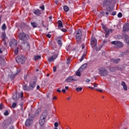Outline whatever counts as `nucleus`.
Returning <instances> with one entry per match:
<instances>
[{
    "label": "nucleus",
    "mask_w": 129,
    "mask_h": 129,
    "mask_svg": "<svg viewBox=\"0 0 129 129\" xmlns=\"http://www.w3.org/2000/svg\"><path fill=\"white\" fill-rule=\"evenodd\" d=\"M19 42L21 43V47L26 50H30V44L28 43V39H29V36L22 32L19 35Z\"/></svg>",
    "instance_id": "f257e3e1"
},
{
    "label": "nucleus",
    "mask_w": 129,
    "mask_h": 129,
    "mask_svg": "<svg viewBox=\"0 0 129 129\" xmlns=\"http://www.w3.org/2000/svg\"><path fill=\"white\" fill-rule=\"evenodd\" d=\"M103 6L106 7L107 12L113 11V5H112V0H104L103 2Z\"/></svg>",
    "instance_id": "f03ea898"
},
{
    "label": "nucleus",
    "mask_w": 129,
    "mask_h": 129,
    "mask_svg": "<svg viewBox=\"0 0 129 129\" xmlns=\"http://www.w3.org/2000/svg\"><path fill=\"white\" fill-rule=\"evenodd\" d=\"M76 38L78 44H81L82 38V31L79 29L76 32Z\"/></svg>",
    "instance_id": "7ed1b4c3"
},
{
    "label": "nucleus",
    "mask_w": 129,
    "mask_h": 129,
    "mask_svg": "<svg viewBox=\"0 0 129 129\" xmlns=\"http://www.w3.org/2000/svg\"><path fill=\"white\" fill-rule=\"evenodd\" d=\"M47 111H44L41 116H40V118L39 119V122L40 125H43L44 123H45V121H46V118H47Z\"/></svg>",
    "instance_id": "20e7f679"
},
{
    "label": "nucleus",
    "mask_w": 129,
    "mask_h": 129,
    "mask_svg": "<svg viewBox=\"0 0 129 129\" xmlns=\"http://www.w3.org/2000/svg\"><path fill=\"white\" fill-rule=\"evenodd\" d=\"M99 74L100 76H107L108 75V71L105 68L101 67L99 69Z\"/></svg>",
    "instance_id": "39448f33"
},
{
    "label": "nucleus",
    "mask_w": 129,
    "mask_h": 129,
    "mask_svg": "<svg viewBox=\"0 0 129 129\" xmlns=\"http://www.w3.org/2000/svg\"><path fill=\"white\" fill-rule=\"evenodd\" d=\"M16 61L18 64H24L26 61V57L23 55H19L16 58Z\"/></svg>",
    "instance_id": "423d86ee"
},
{
    "label": "nucleus",
    "mask_w": 129,
    "mask_h": 129,
    "mask_svg": "<svg viewBox=\"0 0 129 129\" xmlns=\"http://www.w3.org/2000/svg\"><path fill=\"white\" fill-rule=\"evenodd\" d=\"M111 43L113 45H115V47L117 48H122L123 47V43L120 41H114L111 42Z\"/></svg>",
    "instance_id": "0eeeda50"
},
{
    "label": "nucleus",
    "mask_w": 129,
    "mask_h": 129,
    "mask_svg": "<svg viewBox=\"0 0 129 129\" xmlns=\"http://www.w3.org/2000/svg\"><path fill=\"white\" fill-rule=\"evenodd\" d=\"M23 92H21L20 94L16 93V94L13 95L12 98L15 101H18V100L20 99V97H21V100L23 99Z\"/></svg>",
    "instance_id": "6e6552de"
},
{
    "label": "nucleus",
    "mask_w": 129,
    "mask_h": 129,
    "mask_svg": "<svg viewBox=\"0 0 129 129\" xmlns=\"http://www.w3.org/2000/svg\"><path fill=\"white\" fill-rule=\"evenodd\" d=\"M102 29H103L104 31L106 32L105 35V38H107V36H108V35H109L110 33H112V30L110 29H107V28L106 27V26H105V25H102Z\"/></svg>",
    "instance_id": "1a4fd4ad"
},
{
    "label": "nucleus",
    "mask_w": 129,
    "mask_h": 129,
    "mask_svg": "<svg viewBox=\"0 0 129 129\" xmlns=\"http://www.w3.org/2000/svg\"><path fill=\"white\" fill-rule=\"evenodd\" d=\"M33 123V116H29L28 118L25 121L26 126H30Z\"/></svg>",
    "instance_id": "9d476101"
},
{
    "label": "nucleus",
    "mask_w": 129,
    "mask_h": 129,
    "mask_svg": "<svg viewBox=\"0 0 129 129\" xmlns=\"http://www.w3.org/2000/svg\"><path fill=\"white\" fill-rule=\"evenodd\" d=\"M32 88H33V84H30L29 87L26 84H24L23 86V90H25L26 91H29V90H31Z\"/></svg>",
    "instance_id": "9b49d317"
},
{
    "label": "nucleus",
    "mask_w": 129,
    "mask_h": 129,
    "mask_svg": "<svg viewBox=\"0 0 129 129\" xmlns=\"http://www.w3.org/2000/svg\"><path fill=\"white\" fill-rule=\"evenodd\" d=\"M11 124V119L5 120L2 123L3 127H7L8 125Z\"/></svg>",
    "instance_id": "f8f14e48"
},
{
    "label": "nucleus",
    "mask_w": 129,
    "mask_h": 129,
    "mask_svg": "<svg viewBox=\"0 0 129 129\" xmlns=\"http://www.w3.org/2000/svg\"><path fill=\"white\" fill-rule=\"evenodd\" d=\"M57 57H58V54H54L51 56L50 57L48 58V62L49 63L54 62V60H55V59H57Z\"/></svg>",
    "instance_id": "ddd939ff"
},
{
    "label": "nucleus",
    "mask_w": 129,
    "mask_h": 129,
    "mask_svg": "<svg viewBox=\"0 0 129 129\" xmlns=\"http://www.w3.org/2000/svg\"><path fill=\"white\" fill-rule=\"evenodd\" d=\"M17 44V42L16 40L13 39L11 40L9 42L10 47H16Z\"/></svg>",
    "instance_id": "4468645a"
},
{
    "label": "nucleus",
    "mask_w": 129,
    "mask_h": 129,
    "mask_svg": "<svg viewBox=\"0 0 129 129\" xmlns=\"http://www.w3.org/2000/svg\"><path fill=\"white\" fill-rule=\"evenodd\" d=\"M97 44V40L95 38H92L91 40V45L93 46V47H96V45Z\"/></svg>",
    "instance_id": "2eb2a0df"
},
{
    "label": "nucleus",
    "mask_w": 129,
    "mask_h": 129,
    "mask_svg": "<svg viewBox=\"0 0 129 129\" xmlns=\"http://www.w3.org/2000/svg\"><path fill=\"white\" fill-rule=\"evenodd\" d=\"M66 81L69 83H71V82H73V81H76V80L74 79L73 76H70L66 79Z\"/></svg>",
    "instance_id": "dca6fc26"
},
{
    "label": "nucleus",
    "mask_w": 129,
    "mask_h": 129,
    "mask_svg": "<svg viewBox=\"0 0 129 129\" xmlns=\"http://www.w3.org/2000/svg\"><path fill=\"white\" fill-rule=\"evenodd\" d=\"M123 37L125 39V41L128 46V48H129V36L127 35V34H124Z\"/></svg>",
    "instance_id": "f3484780"
},
{
    "label": "nucleus",
    "mask_w": 129,
    "mask_h": 129,
    "mask_svg": "<svg viewBox=\"0 0 129 129\" xmlns=\"http://www.w3.org/2000/svg\"><path fill=\"white\" fill-rule=\"evenodd\" d=\"M128 31H129V23H126L123 27V32H127Z\"/></svg>",
    "instance_id": "a211bd4d"
},
{
    "label": "nucleus",
    "mask_w": 129,
    "mask_h": 129,
    "mask_svg": "<svg viewBox=\"0 0 129 129\" xmlns=\"http://www.w3.org/2000/svg\"><path fill=\"white\" fill-rule=\"evenodd\" d=\"M33 14L36 15V16H41V11L39 9H36L34 10Z\"/></svg>",
    "instance_id": "6ab92c4d"
},
{
    "label": "nucleus",
    "mask_w": 129,
    "mask_h": 129,
    "mask_svg": "<svg viewBox=\"0 0 129 129\" xmlns=\"http://www.w3.org/2000/svg\"><path fill=\"white\" fill-rule=\"evenodd\" d=\"M119 61H120V59L119 58H112L110 59V62H112V63H115L116 64H118V62H119Z\"/></svg>",
    "instance_id": "aec40b11"
},
{
    "label": "nucleus",
    "mask_w": 129,
    "mask_h": 129,
    "mask_svg": "<svg viewBox=\"0 0 129 129\" xmlns=\"http://www.w3.org/2000/svg\"><path fill=\"white\" fill-rule=\"evenodd\" d=\"M0 64L2 66H5L6 65V60H5V58L0 57Z\"/></svg>",
    "instance_id": "412c9836"
},
{
    "label": "nucleus",
    "mask_w": 129,
    "mask_h": 129,
    "mask_svg": "<svg viewBox=\"0 0 129 129\" xmlns=\"http://www.w3.org/2000/svg\"><path fill=\"white\" fill-rule=\"evenodd\" d=\"M87 67V63L83 64L80 68L79 70H80L81 72H82L84 69H85Z\"/></svg>",
    "instance_id": "4be33fe9"
},
{
    "label": "nucleus",
    "mask_w": 129,
    "mask_h": 129,
    "mask_svg": "<svg viewBox=\"0 0 129 129\" xmlns=\"http://www.w3.org/2000/svg\"><path fill=\"white\" fill-rule=\"evenodd\" d=\"M117 68L115 67H110L109 68V70L110 72H115Z\"/></svg>",
    "instance_id": "5701e85b"
},
{
    "label": "nucleus",
    "mask_w": 129,
    "mask_h": 129,
    "mask_svg": "<svg viewBox=\"0 0 129 129\" xmlns=\"http://www.w3.org/2000/svg\"><path fill=\"white\" fill-rule=\"evenodd\" d=\"M121 85H122V86H123V88L125 90V91H126V90H127V87H126V85L125 84V82L122 81L121 82Z\"/></svg>",
    "instance_id": "b1692460"
},
{
    "label": "nucleus",
    "mask_w": 129,
    "mask_h": 129,
    "mask_svg": "<svg viewBox=\"0 0 129 129\" xmlns=\"http://www.w3.org/2000/svg\"><path fill=\"white\" fill-rule=\"evenodd\" d=\"M37 77L36 76H34L33 77V80L35 81L33 82V88H34L35 86H36V83H37Z\"/></svg>",
    "instance_id": "393cba45"
},
{
    "label": "nucleus",
    "mask_w": 129,
    "mask_h": 129,
    "mask_svg": "<svg viewBox=\"0 0 129 129\" xmlns=\"http://www.w3.org/2000/svg\"><path fill=\"white\" fill-rule=\"evenodd\" d=\"M86 54H87V52L86 51H85L83 53L81 59H80V62H82V61L84 60V58H85V56H86Z\"/></svg>",
    "instance_id": "a878e982"
},
{
    "label": "nucleus",
    "mask_w": 129,
    "mask_h": 129,
    "mask_svg": "<svg viewBox=\"0 0 129 129\" xmlns=\"http://www.w3.org/2000/svg\"><path fill=\"white\" fill-rule=\"evenodd\" d=\"M40 112H41V109H38L37 110H36L35 114L33 116H34V117H36V116H38V115H39V113H40Z\"/></svg>",
    "instance_id": "bb28decb"
},
{
    "label": "nucleus",
    "mask_w": 129,
    "mask_h": 129,
    "mask_svg": "<svg viewBox=\"0 0 129 129\" xmlns=\"http://www.w3.org/2000/svg\"><path fill=\"white\" fill-rule=\"evenodd\" d=\"M58 28H63V23L60 20L58 21Z\"/></svg>",
    "instance_id": "cd10ccee"
},
{
    "label": "nucleus",
    "mask_w": 129,
    "mask_h": 129,
    "mask_svg": "<svg viewBox=\"0 0 129 129\" xmlns=\"http://www.w3.org/2000/svg\"><path fill=\"white\" fill-rule=\"evenodd\" d=\"M34 59L35 61H37V60H40L41 59V55H35L34 56Z\"/></svg>",
    "instance_id": "c85d7f7f"
},
{
    "label": "nucleus",
    "mask_w": 129,
    "mask_h": 129,
    "mask_svg": "<svg viewBox=\"0 0 129 129\" xmlns=\"http://www.w3.org/2000/svg\"><path fill=\"white\" fill-rule=\"evenodd\" d=\"M81 71H80V70H79V69L76 72V75L77 76H79V77H80V76H81Z\"/></svg>",
    "instance_id": "c756f323"
},
{
    "label": "nucleus",
    "mask_w": 129,
    "mask_h": 129,
    "mask_svg": "<svg viewBox=\"0 0 129 129\" xmlns=\"http://www.w3.org/2000/svg\"><path fill=\"white\" fill-rule=\"evenodd\" d=\"M63 10L65 12H69V7L67 6H63Z\"/></svg>",
    "instance_id": "7c9ffc66"
},
{
    "label": "nucleus",
    "mask_w": 129,
    "mask_h": 129,
    "mask_svg": "<svg viewBox=\"0 0 129 129\" xmlns=\"http://www.w3.org/2000/svg\"><path fill=\"white\" fill-rule=\"evenodd\" d=\"M2 41H5L6 40V33H2Z\"/></svg>",
    "instance_id": "2f4dec72"
},
{
    "label": "nucleus",
    "mask_w": 129,
    "mask_h": 129,
    "mask_svg": "<svg viewBox=\"0 0 129 129\" xmlns=\"http://www.w3.org/2000/svg\"><path fill=\"white\" fill-rule=\"evenodd\" d=\"M7 29V26H6L5 24H4L2 26V30L3 31H5Z\"/></svg>",
    "instance_id": "473e14b6"
},
{
    "label": "nucleus",
    "mask_w": 129,
    "mask_h": 129,
    "mask_svg": "<svg viewBox=\"0 0 129 129\" xmlns=\"http://www.w3.org/2000/svg\"><path fill=\"white\" fill-rule=\"evenodd\" d=\"M57 44H58L59 46H60V47H61L62 46V41H61V40L58 39L57 41Z\"/></svg>",
    "instance_id": "72a5a7b5"
},
{
    "label": "nucleus",
    "mask_w": 129,
    "mask_h": 129,
    "mask_svg": "<svg viewBox=\"0 0 129 129\" xmlns=\"http://www.w3.org/2000/svg\"><path fill=\"white\" fill-rule=\"evenodd\" d=\"M38 27V24L36 22H33V28H37Z\"/></svg>",
    "instance_id": "f704fd0d"
},
{
    "label": "nucleus",
    "mask_w": 129,
    "mask_h": 129,
    "mask_svg": "<svg viewBox=\"0 0 129 129\" xmlns=\"http://www.w3.org/2000/svg\"><path fill=\"white\" fill-rule=\"evenodd\" d=\"M76 90L78 91V92H80V91H82V88L81 87H78L76 89Z\"/></svg>",
    "instance_id": "c9c22d12"
},
{
    "label": "nucleus",
    "mask_w": 129,
    "mask_h": 129,
    "mask_svg": "<svg viewBox=\"0 0 129 129\" xmlns=\"http://www.w3.org/2000/svg\"><path fill=\"white\" fill-rule=\"evenodd\" d=\"M17 106V103L13 102L12 105V108H15V107Z\"/></svg>",
    "instance_id": "e433bc0d"
},
{
    "label": "nucleus",
    "mask_w": 129,
    "mask_h": 129,
    "mask_svg": "<svg viewBox=\"0 0 129 129\" xmlns=\"http://www.w3.org/2000/svg\"><path fill=\"white\" fill-rule=\"evenodd\" d=\"M15 54L17 55L19 53V48L17 47L14 50Z\"/></svg>",
    "instance_id": "4c0bfd02"
},
{
    "label": "nucleus",
    "mask_w": 129,
    "mask_h": 129,
    "mask_svg": "<svg viewBox=\"0 0 129 129\" xmlns=\"http://www.w3.org/2000/svg\"><path fill=\"white\" fill-rule=\"evenodd\" d=\"M15 76H16V74H11V75L10 76L11 79H14V78H15Z\"/></svg>",
    "instance_id": "58836bf2"
},
{
    "label": "nucleus",
    "mask_w": 129,
    "mask_h": 129,
    "mask_svg": "<svg viewBox=\"0 0 129 129\" xmlns=\"http://www.w3.org/2000/svg\"><path fill=\"white\" fill-rule=\"evenodd\" d=\"M118 18H121L122 17V14L121 13H119L117 15Z\"/></svg>",
    "instance_id": "ea45409f"
},
{
    "label": "nucleus",
    "mask_w": 129,
    "mask_h": 129,
    "mask_svg": "<svg viewBox=\"0 0 129 129\" xmlns=\"http://www.w3.org/2000/svg\"><path fill=\"white\" fill-rule=\"evenodd\" d=\"M39 9H41V10H42V11H44V10H45V6L42 5L39 7Z\"/></svg>",
    "instance_id": "a19ab883"
},
{
    "label": "nucleus",
    "mask_w": 129,
    "mask_h": 129,
    "mask_svg": "<svg viewBox=\"0 0 129 129\" xmlns=\"http://www.w3.org/2000/svg\"><path fill=\"white\" fill-rule=\"evenodd\" d=\"M4 115H9V112L8 111V110H6L5 112H4Z\"/></svg>",
    "instance_id": "79ce46f5"
},
{
    "label": "nucleus",
    "mask_w": 129,
    "mask_h": 129,
    "mask_svg": "<svg viewBox=\"0 0 129 129\" xmlns=\"http://www.w3.org/2000/svg\"><path fill=\"white\" fill-rule=\"evenodd\" d=\"M58 125H59V124L58 123V122H55L54 123V126H55V127H57Z\"/></svg>",
    "instance_id": "37998d69"
},
{
    "label": "nucleus",
    "mask_w": 129,
    "mask_h": 129,
    "mask_svg": "<svg viewBox=\"0 0 129 129\" xmlns=\"http://www.w3.org/2000/svg\"><path fill=\"white\" fill-rule=\"evenodd\" d=\"M53 69V72H56L57 71V67H54Z\"/></svg>",
    "instance_id": "c03bdc74"
},
{
    "label": "nucleus",
    "mask_w": 129,
    "mask_h": 129,
    "mask_svg": "<svg viewBox=\"0 0 129 129\" xmlns=\"http://www.w3.org/2000/svg\"><path fill=\"white\" fill-rule=\"evenodd\" d=\"M111 15V16H115V15H116V12L115 11H114L112 13Z\"/></svg>",
    "instance_id": "a18cd8bd"
},
{
    "label": "nucleus",
    "mask_w": 129,
    "mask_h": 129,
    "mask_svg": "<svg viewBox=\"0 0 129 129\" xmlns=\"http://www.w3.org/2000/svg\"><path fill=\"white\" fill-rule=\"evenodd\" d=\"M100 14L102 16H104V15H105V12L103 11V12H101Z\"/></svg>",
    "instance_id": "49530a36"
},
{
    "label": "nucleus",
    "mask_w": 129,
    "mask_h": 129,
    "mask_svg": "<svg viewBox=\"0 0 129 129\" xmlns=\"http://www.w3.org/2000/svg\"><path fill=\"white\" fill-rule=\"evenodd\" d=\"M86 82H87V83H89V82H90V80L87 79L86 80Z\"/></svg>",
    "instance_id": "de8ad7c7"
},
{
    "label": "nucleus",
    "mask_w": 129,
    "mask_h": 129,
    "mask_svg": "<svg viewBox=\"0 0 129 129\" xmlns=\"http://www.w3.org/2000/svg\"><path fill=\"white\" fill-rule=\"evenodd\" d=\"M46 36L47 37V38H51V34H48L46 35Z\"/></svg>",
    "instance_id": "09e8293b"
},
{
    "label": "nucleus",
    "mask_w": 129,
    "mask_h": 129,
    "mask_svg": "<svg viewBox=\"0 0 129 129\" xmlns=\"http://www.w3.org/2000/svg\"><path fill=\"white\" fill-rule=\"evenodd\" d=\"M70 61V58H69L67 59V64H70V62H69Z\"/></svg>",
    "instance_id": "8fccbe9b"
},
{
    "label": "nucleus",
    "mask_w": 129,
    "mask_h": 129,
    "mask_svg": "<svg viewBox=\"0 0 129 129\" xmlns=\"http://www.w3.org/2000/svg\"><path fill=\"white\" fill-rule=\"evenodd\" d=\"M2 107H3V104L1 103L0 104V110H2V109H3V108Z\"/></svg>",
    "instance_id": "3c124183"
},
{
    "label": "nucleus",
    "mask_w": 129,
    "mask_h": 129,
    "mask_svg": "<svg viewBox=\"0 0 129 129\" xmlns=\"http://www.w3.org/2000/svg\"><path fill=\"white\" fill-rule=\"evenodd\" d=\"M61 30L62 32H66V31H67L66 30V29H61Z\"/></svg>",
    "instance_id": "603ef678"
},
{
    "label": "nucleus",
    "mask_w": 129,
    "mask_h": 129,
    "mask_svg": "<svg viewBox=\"0 0 129 129\" xmlns=\"http://www.w3.org/2000/svg\"><path fill=\"white\" fill-rule=\"evenodd\" d=\"M27 77H28V75H24V78L25 80H26V79H27Z\"/></svg>",
    "instance_id": "864d4df0"
},
{
    "label": "nucleus",
    "mask_w": 129,
    "mask_h": 129,
    "mask_svg": "<svg viewBox=\"0 0 129 129\" xmlns=\"http://www.w3.org/2000/svg\"><path fill=\"white\" fill-rule=\"evenodd\" d=\"M15 127H14V126L12 125L9 127V129H14Z\"/></svg>",
    "instance_id": "5fc2aeb1"
},
{
    "label": "nucleus",
    "mask_w": 129,
    "mask_h": 129,
    "mask_svg": "<svg viewBox=\"0 0 129 129\" xmlns=\"http://www.w3.org/2000/svg\"><path fill=\"white\" fill-rule=\"evenodd\" d=\"M62 91V92H63V93H65V92H66V90L65 89H63L61 90Z\"/></svg>",
    "instance_id": "6e6d98bb"
},
{
    "label": "nucleus",
    "mask_w": 129,
    "mask_h": 129,
    "mask_svg": "<svg viewBox=\"0 0 129 129\" xmlns=\"http://www.w3.org/2000/svg\"><path fill=\"white\" fill-rule=\"evenodd\" d=\"M96 90H97V91H99L100 92H102V90L96 89Z\"/></svg>",
    "instance_id": "4d7b16f0"
},
{
    "label": "nucleus",
    "mask_w": 129,
    "mask_h": 129,
    "mask_svg": "<svg viewBox=\"0 0 129 129\" xmlns=\"http://www.w3.org/2000/svg\"><path fill=\"white\" fill-rule=\"evenodd\" d=\"M36 89H37V90H38V89H40V86L37 85V87H36Z\"/></svg>",
    "instance_id": "13d9d810"
},
{
    "label": "nucleus",
    "mask_w": 129,
    "mask_h": 129,
    "mask_svg": "<svg viewBox=\"0 0 129 129\" xmlns=\"http://www.w3.org/2000/svg\"><path fill=\"white\" fill-rule=\"evenodd\" d=\"M57 92H61V90H60V89L58 88V89H57Z\"/></svg>",
    "instance_id": "bf43d9fd"
},
{
    "label": "nucleus",
    "mask_w": 129,
    "mask_h": 129,
    "mask_svg": "<svg viewBox=\"0 0 129 129\" xmlns=\"http://www.w3.org/2000/svg\"><path fill=\"white\" fill-rule=\"evenodd\" d=\"M98 85H97V84H95L94 85V87L95 88V87H97Z\"/></svg>",
    "instance_id": "052dcab7"
},
{
    "label": "nucleus",
    "mask_w": 129,
    "mask_h": 129,
    "mask_svg": "<svg viewBox=\"0 0 129 129\" xmlns=\"http://www.w3.org/2000/svg\"><path fill=\"white\" fill-rule=\"evenodd\" d=\"M58 3H59V1H57V0H56V1H55V3L56 5H58Z\"/></svg>",
    "instance_id": "680f3d73"
},
{
    "label": "nucleus",
    "mask_w": 129,
    "mask_h": 129,
    "mask_svg": "<svg viewBox=\"0 0 129 129\" xmlns=\"http://www.w3.org/2000/svg\"><path fill=\"white\" fill-rule=\"evenodd\" d=\"M4 41V45H5V46H7V42H6V40H4V41Z\"/></svg>",
    "instance_id": "e2e57ef3"
},
{
    "label": "nucleus",
    "mask_w": 129,
    "mask_h": 129,
    "mask_svg": "<svg viewBox=\"0 0 129 129\" xmlns=\"http://www.w3.org/2000/svg\"><path fill=\"white\" fill-rule=\"evenodd\" d=\"M42 24L44 28H46V25H44V23H43V22H42Z\"/></svg>",
    "instance_id": "0e129e2a"
},
{
    "label": "nucleus",
    "mask_w": 129,
    "mask_h": 129,
    "mask_svg": "<svg viewBox=\"0 0 129 129\" xmlns=\"http://www.w3.org/2000/svg\"><path fill=\"white\" fill-rule=\"evenodd\" d=\"M69 88V87L68 86H66L65 87V89H66L67 90H68Z\"/></svg>",
    "instance_id": "69168bd1"
},
{
    "label": "nucleus",
    "mask_w": 129,
    "mask_h": 129,
    "mask_svg": "<svg viewBox=\"0 0 129 129\" xmlns=\"http://www.w3.org/2000/svg\"><path fill=\"white\" fill-rule=\"evenodd\" d=\"M90 89H94V87H89Z\"/></svg>",
    "instance_id": "338daca9"
},
{
    "label": "nucleus",
    "mask_w": 129,
    "mask_h": 129,
    "mask_svg": "<svg viewBox=\"0 0 129 129\" xmlns=\"http://www.w3.org/2000/svg\"><path fill=\"white\" fill-rule=\"evenodd\" d=\"M53 99H57V98L54 96V97H53Z\"/></svg>",
    "instance_id": "774afa93"
}]
</instances>
